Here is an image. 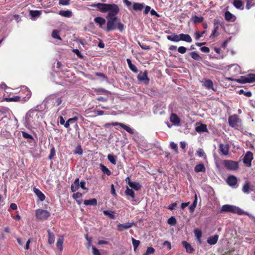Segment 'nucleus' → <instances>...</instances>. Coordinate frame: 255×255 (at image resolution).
Wrapping results in <instances>:
<instances>
[{
    "label": "nucleus",
    "mask_w": 255,
    "mask_h": 255,
    "mask_svg": "<svg viewBox=\"0 0 255 255\" xmlns=\"http://www.w3.org/2000/svg\"><path fill=\"white\" fill-rule=\"evenodd\" d=\"M254 159V154L252 151H248L246 153L244 158L243 162L248 167L252 165V161Z\"/></svg>",
    "instance_id": "1a4fd4ad"
},
{
    "label": "nucleus",
    "mask_w": 255,
    "mask_h": 255,
    "mask_svg": "<svg viewBox=\"0 0 255 255\" xmlns=\"http://www.w3.org/2000/svg\"><path fill=\"white\" fill-rule=\"evenodd\" d=\"M137 79L140 82L147 85L149 83V79L147 77V72L145 71L144 72H140L137 75Z\"/></svg>",
    "instance_id": "9d476101"
},
{
    "label": "nucleus",
    "mask_w": 255,
    "mask_h": 255,
    "mask_svg": "<svg viewBox=\"0 0 255 255\" xmlns=\"http://www.w3.org/2000/svg\"><path fill=\"white\" fill-rule=\"evenodd\" d=\"M101 170L104 173L107 174L108 176L111 175L112 172L106 166H105L104 164L101 163L100 165Z\"/></svg>",
    "instance_id": "2f4dec72"
},
{
    "label": "nucleus",
    "mask_w": 255,
    "mask_h": 255,
    "mask_svg": "<svg viewBox=\"0 0 255 255\" xmlns=\"http://www.w3.org/2000/svg\"><path fill=\"white\" fill-rule=\"evenodd\" d=\"M79 186H80L79 178H77L74 181L73 183H72L71 186V191L72 192H76L77 190H78Z\"/></svg>",
    "instance_id": "6ab92c4d"
},
{
    "label": "nucleus",
    "mask_w": 255,
    "mask_h": 255,
    "mask_svg": "<svg viewBox=\"0 0 255 255\" xmlns=\"http://www.w3.org/2000/svg\"><path fill=\"white\" fill-rule=\"evenodd\" d=\"M194 171L196 172H205L206 167L204 163H199L195 166Z\"/></svg>",
    "instance_id": "5701e85b"
},
{
    "label": "nucleus",
    "mask_w": 255,
    "mask_h": 255,
    "mask_svg": "<svg viewBox=\"0 0 255 255\" xmlns=\"http://www.w3.org/2000/svg\"><path fill=\"white\" fill-rule=\"evenodd\" d=\"M220 212H229L233 213L234 214H237L241 215L244 213L243 210H241L239 207L235 206V205H224L222 206Z\"/></svg>",
    "instance_id": "f03ea898"
},
{
    "label": "nucleus",
    "mask_w": 255,
    "mask_h": 255,
    "mask_svg": "<svg viewBox=\"0 0 255 255\" xmlns=\"http://www.w3.org/2000/svg\"><path fill=\"white\" fill-rule=\"evenodd\" d=\"M197 201H198V197L197 196V195H195L194 200L193 203L192 204V205L190 206V207H189V209L191 212H194V211L197 206Z\"/></svg>",
    "instance_id": "a19ab883"
},
{
    "label": "nucleus",
    "mask_w": 255,
    "mask_h": 255,
    "mask_svg": "<svg viewBox=\"0 0 255 255\" xmlns=\"http://www.w3.org/2000/svg\"><path fill=\"white\" fill-rule=\"evenodd\" d=\"M56 151L54 146H53L50 149V153L48 156L49 159H52L53 158L54 156L55 155Z\"/></svg>",
    "instance_id": "5fc2aeb1"
},
{
    "label": "nucleus",
    "mask_w": 255,
    "mask_h": 255,
    "mask_svg": "<svg viewBox=\"0 0 255 255\" xmlns=\"http://www.w3.org/2000/svg\"><path fill=\"white\" fill-rule=\"evenodd\" d=\"M95 91L98 93V94H100L101 93H105V94L109 93V92L108 91L105 90L104 89H96Z\"/></svg>",
    "instance_id": "69168bd1"
},
{
    "label": "nucleus",
    "mask_w": 255,
    "mask_h": 255,
    "mask_svg": "<svg viewBox=\"0 0 255 255\" xmlns=\"http://www.w3.org/2000/svg\"><path fill=\"white\" fill-rule=\"evenodd\" d=\"M79 184L80 186L82 189L88 191V189L86 187V182L84 180L81 181Z\"/></svg>",
    "instance_id": "338daca9"
},
{
    "label": "nucleus",
    "mask_w": 255,
    "mask_h": 255,
    "mask_svg": "<svg viewBox=\"0 0 255 255\" xmlns=\"http://www.w3.org/2000/svg\"><path fill=\"white\" fill-rule=\"evenodd\" d=\"M139 45L140 46V47L144 50H149L150 49L149 46L147 45L145 43H141L138 42Z\"/></svg>",
    "instance_id": "bf43d9fd"
},
{
    "label": "nucleus",
    "mask_w": 255,
    "mask_h": 255,
    "mask_svg": "<svg viewBox=\"0 0 255 255\" xmlns=\"http://www.w3.org/2000/svg\"><path fill=\"white\" fill-rule=\"evenodd\" d=\"M167 223L170 226H175L177 224V220L174 216H172L168 219Z\"/></svg>",
    "instance_id": "37998d69"
},
{
    "label": "nucleus",
    "mask_w": 255,
    "mask_h": 255,
    "mask_svg": "<svg viewBox=\"0 0 255 255\" xmlns=\"http://www.w3.org/2000/svg\"><path fill=\"white\" fill-rule=\"evenodd\" d=\"M78 118L77 117H74L72 118L69 119L64 124V127L66 128H68L70 126V124L74 123L78 120Z\"/></svg>",
    "instance_id": "473e14b6"
},
{
    "label": "nucleus",
    "mask_w": 255,
    "mask_h": 255,
    "mask_svg": "<svg viewBox=\"0 0 255 255\" xmlns=\"http://www.w3.org/2000/svg\"><path fill=\"white\" fill-rule=\"evenodd\" d=\"M103 213L105 215L108 216L111 219H114L115 218L114 212L105 210L103 211Z\"/></svg>",
    "instance_id": "79ce46f5"
},
{
    "label": "nucleus",
    "mask_w": 255,
    "mask_h": 255,
    "mask_svg": "<svg viewBox=\"0 0 255 255\" xmlns=\"http://www.w3.org/2000/svg\"><path fill=\"white\" fill-rule=\"evenodd\" d=\"M170 147L173 149L175 153H178L179 150L178 145L177 143L173 142V141H172L171 143H170Z\"/></svg>",
    "instance_id": "09e8293b"
},
{
    "label": "nucleus",
    "mask_w": 255,
    "mask_h": 255,
    "mask_svg": "<svg viewBox=\"0 0 255 255\" xmlns=\"http://www.w3.org/2000/svg\"><path fill=\"white\" fill-rule=\"evenodd\" d=\"M22 136L24 138L31 139H32V140L34 139L33 136L31 134H29V133H27V132H26L25 131H22Z\"/></svg>",
    "instance_id": "4d7b16f0"
},
{
    "label": "nucleus",
    "mask_w": 255,
    "mask_h": 255,
    "mask_svg": "<svg viewBox=\"0 0 255 255\" xmlns=\"http://www.w3.org/2000/svg\"><path fill=\"white\" fill-rule=\"evenodd\" d=\"M26 93V97H24L22 96H14L11 98H5L4 99V101L10 102H18L20 101V99L22 98H26L27 99H29L31 96V92L27 89H25L23 90Z\"/></svg>",
    "instance_id": "20e7f679"
},
{
    "label": "nucleus",
    "mask_w": 255,
    "mask_h": 255,
    "mask_svg": "<svg viewBox=\"0 0 255 255\" xmlns=\"http://www.w3.org/2000/svg\"><path fill=\"white\" fill-rule=\"evenodd\" d=\"M251 183L250 181H246L243 186L242 190L244 192L249 193Z\"/></svg>",
    "instance_id": "c85d7f7f"
},
{
    "label": "nucleus",
    "mask_w": 255,
    "mask_h": 255,
    "mask_svg": "<svg viewBox=\"0 0 255 255\" xmlns=\"http://www.w3.org/2000/svg\"><path fill=\"white\" fill-rule=\"evenodd\" d=\"M129 186L131 188H132L136 191L140 190L141 188V185L139 183H136L135 182H130Z\"/></svg>",
    "instance_id": "72a5a7b5"
},
{
    "label": "nucleus",
    "mask_w": 255,
    "mask_h": 255,
    "mask_svg": "<svg viewBox=\"0 0 255 255\" xmlns=\"http://www.w3.org/2000/svg\"><path fill=\"white\" fill-rule=\"evenodd\" d=\"M170 121L171 122L173 125H179L180 124L181 120L179 116L175 113H171L170 116Z\"/></svg>",
    "instance_id": "4468645a"
},
{
    "label": "nucleus",
    "mask_w": 255,
    "mask_h": 255,
    "mask_svg": "<svg viewBox=\"0 0 255 255\" xmlns=\"http://www.w3.org/2000/svg\"><path fill=\"white\" fill-rule=\"evenodd\" d=\"M33 192L37 195L40 201H43L45 200V196L44 194L38 189L34 187Z\"/></svg>",
    "instance_id": "a211bd4d"
},
{
    "label": "nucleus",
    "mask_w": 255,
    "mask_h": 255,
    "mask_svg": "<svg viewBox=\"0 0 255 255\" xmlns=\"http://www.w3.org/2000/svg\"><path fill=\"white\" fill-rule=\"evenodd\" d=\"M230 146L228 144H224V143H220L219 145V149L223 155H228L229 154Z\"/></svg>",
    "instance_id": "ddd939ff"
},
{
    "label": "nucleus",
    "mask_w": 255,
    "mask_h": 255,
    "mask_svg": "<svg viewBox=\"0 0 255 255\" xmlns=\"http://www.w3.org/2000/svg\"><path fill=\"white\" fill-rule=\"evenodd\" d=\"M206 30H204L203 32H200L199 31H196L195 32V38L196 40H198L201 36H203L204 34H205Z\"/></svg>",
    "instance_id": "603ef678"
},
{
    "label": "nucleus",
    "mask_w": 255,
    "mask_h": 255,
    "mask_svg": "<svg viewBox=\"0 0 255 255\" xmlns=\"http://www.w3.org/2000/svg\"><path fill=\"white\" fill-rule=\"evenodd\" d=\"M50 216V212L46 210L39 209L35 211V217L38 220H47Z\"/></svg>",
    "instance_id": "39448f33"
},
{
    "label": "nucleus",
    "mask_w": 255,
    "mask_h": 255,
    "mask_svg": "<svg viewBox=\"0 0 255 255\" xmlns=\"http://www.w3.org/2000/svg\"><path fill=\"white\" fill-rule=\"evenodd\" d=\"M203 85L207 89H212L215 90L214 88V84L212 80L211 79H206Z\"/></svg>",
    "instance_id": "4be33fe9"
},
{
    "label": "nucleus",
    "mask_w": 255,
    "mask_h": 255,
    "mask_svg": "<svg viewBox=\"0 0 255 255\" xmlns=\"http://www.w3.org/2000/svg\"><path fill=\"white\" fill-rule=\"evenodd\" d=\"M92 7H97L102 13L108 12L106 16L108 19L106 31L109 32L117 28L120 32L124 29V25L116 15L120 12L119 6L115 3H97L91 5Z\"/></svg>",
    "instance_id": "f257e3e1"
},
{
    "label": "nucleus",
    "mask_w": 255,
    "mask_h": 255,
    "mask_svg": "<svg viewBox=\"0 0 255 255\" xmlns=\"http://www.w3.org/2000/svg\"><path fill=\"white\" fill-rule=\"evenodd\" d=\"M228 122L230 127L235 128H238L240 123L241 122V120L237 115H233V116L229 117Z\"/></svg>",
    "instance_id": "423d86ee"
},
{
    "label": "nucleus",
    "mask_w": 255,
    "mask_h": 255,
    "mask_svg": "<svg viewBox=\"0 0 255 255\" xmlns=\"http://www.w3.org/2000/svg\"><path fill=\"white\" fill-rule=\"evenodd\" d=\"M131 241L133 247L134 251H135L140 245V242L139 240H136L133 238H131Z\"/></svg>",
    "instance_id": "49530a36"
},
{
    "label": "nucleus",
    "mask_w": 255,
    "mask_h": 255,
    "mask_svg": "<svg viewBox=\"0 0 255 255\" xmlns=\"http://www.w3.org/2000/svg\"><path fill=\"white\" fill-rule=\"evenodd\" d=\"M195 130L199 133H201V132H208L207 125L202 124V123H201L199 126L196 127Z\"/></svg>",
    "instance_id": "f3484780"
},
{
    "label": "nucleus",
    "mask_w": 255,
    "mask_h": 255,
    "mask_svg": "<svg viewBox=\"0 0 255 255\" xmlns=\"http://www.w3.org/2000/svg\"><path fill=\"white\" fill-rule=\"evenodd\" d=\"M111 126H119L121 128H123L125 130H126L127 132L131 134H133L134 133V130L130 128L129 127L121 123L118 122H113L112 123H107L105 125V127L108 128Z\"/></svg>",
    "instance_id": "6e6552de"
},
{
    "label": "nucleus",
    "mask_w": 255,
    "mask_h": 255,
    "mask_svg": "<svg viewBox=\"0 0 255 255\" xmlns=\"http://www.w3.org/2000/svg\"><path fill=\"white\" fill-rule=\"evenodd\" d=\"M177 51L180 54H185L187 51V48L185 47H183V46H180L178 48Z\"/></svg>",
    "instance_id": "13d9d810"
},
{
    "label": "nucleus",
    "mask_w": 255,
    "mask_h": 255,
    "mask_svg": "<svg viewBox=\"0 0 255 255\" xmlns=\"http://www.w3.org/2000/svg\"><path fill=\"white\" fill-rule=\"evenodd\" d=\"M125 193L127 195L130 196L133 199L135 197V194L133 191L132 189H129L128 187H127Z\"/></svg>",
    "instance_id": "a18cd8bd"
},
{
    "label": "nucleus",
    "mask_w": 255,
    "mask_h": 255,
    "mask_svg": "<svg viewBox=\"0 0 255 255\" xmlns=\"http://www.w3.org/2000/svg\"><path fill=\"white\" fill-rule=\"evenodd\" d=\"M127 61L130 70L133 72L134 73H137V68H136L135 65H134L131 63L130 59L129 58H127Z\"/></svg>",
    "instance_id": "cd10ccee"
},
{
    "label": "nucleus",
    "mask_w": 255,
    "mask_h": 255,
    "mask_svg": "<svg viewBox=\"0 0 255 255\" xmlns=\"http://www.w3.org/2000/svg\"><path fill=\"white\" fill-rule=\"evenodd\" d=\"M190 55L192 58V59H195L196 61H200V60L202 59L201 56H200L197 52H191L190 53Z\"/></svg>",
    "instance_id": "58836bf2"
},
{
    "label": "nucleus",
    "mask_w": 255,
    "mask_h": 255,
    "mask_svg": "<svg viewBox=\"0 0 255 255\" xmlns=\"http://www.w3.org/2000/svg\"><path fill=\"white\" fill-rule=\"evenodd\" d=\"M59 14L64 17H70L72 16V12L70 10H60Z\"/></svg>",
    "instance_id": "c756f323"
},
{
    "label": "nucleus",
    "mask_w": 255,
    "mask_h": 255,
    "mask_svg": "<svg viewBox=\"0 0 255 255\" xmlns=\"http://www.w3.org/2000/svg\"><path fill=\"white\" fill-rule=\"evenodd\" d=\"M219 29V23L218 20H216V19L214 20V29L212 31V32L210 36H218V34L217 33L218 30Z\"/></svg>",
    "instance_id": "b1692460"
},
{
    "label": "nucleus",
    "mask_w": 255,
    "mask_h": 255,
    "mask_svg": "<svg viewBox=\"0 0 255 255\" xmlns=\"http://www.w3.org/2000/svg\"><path fill=\"white\" fill-rule=\"evenodd\" d=\"M29 13H30V15L32 17H36L39 16L41 14V12L40 11L37 10H30Z\"/></svg>",
    "instance_id": "3c124183"
},
{
    "label": "nucleus",
    "mask_w": 255,
    "mask_h": 255,
    "mask_svg": "<svg viewBox=\"0 0 255 255\" xmlns=\"http://www.w3.org/2000/svg\"><path fill=\"white\" fill-rule=\"evenodd\" d=\"M59 31L58 30H54L52 32L51 36L53 38L62 40L61 37L59 36Z\"/></svg>",
    "instance_id": "c03bdc74"
},
{
    "label": "nucleus",
    "mask_w": 255,
    "mask_h": 255,
    "mask_svg": "<svg viewBox=\"0 0 255 255\" xmlns=\"http://www.w3.org/2000/svg\"><path fill=\"white\" fill-rule=\"evenodd\" d=\"M219 239V236L218 235H214L212 237H209V239L207 240V243H209L210 245H214L217 243L218 240Z\"/></svg>",
    "instance_id": "bb28decb"
},
{
    "label": "nucleus",
    "mask_w": 255,
    "mask_h": 255,
    "mask_svg": "<svg viewBox=\"0 0 255 255\" xmlns=\"http://www.w3.org/2000/svg\"><path fill=\"white\" fill-rule=\"evenodd\" d=\"M155 250L152 247H148L145 253L142 255H149L153 254Z\"/></svg>",
    "instance_id": "864d4df0"
},
{
    "label": "nucleus",
    "mask_w": 255,
    "mask_h": 255,
    "mask_svg": "<svg viewBox=\"0 0 255 255\" xmlns=\"http://www.w3.org/2000/svg\"><path fill=\"white\" fill-rule=\"evenodd\" d=\"M72 52L74 53L75 54H76L78 57L80 58H83V56L82 55V54L78 49H74L72 50Z\"/></svg>",
    "instance_id": "e2e57ef3"
},
{
    "label": "nucleus",
    "mask_w": 255,
    "mask_h": 255,
    "mask_svg": "<svg viewBox=\"0 0 255 255\" xmlns=\"http://www.w3.org/2000/svg\"><path fill=\"white\" fill-rule=\"evenodd\" d=\"M194 233L195 236V237L197 238V239L198 240V241H201L202 236V233L201 230L199 229H196L194 230Z\"/></svg>",
    "instance_id": "e433bc0d"
},
{
    "label": "nucleus",
    "mask_w": 255,
    "mask_h": 255,
    "mask_svg": "<svg viewBox=\"0 0 255 255\" xmlns=\"http://www.w3.org/2000/svg\"><path fill=\"white\" fill-rule=\"evenodd\" d=\"M63 102V100L62 99V97L57 98L55 99V102H54V106H60Z\"/></svg>",
    "instance_id": "6e6d98bb"
},
{
    "label": "nucleus",
    "mask_w": 255,
    "mask_h": 255,
    "mask_svg": "<svg viewBox=\"0 0 255 255\" xmlns=\"http://www.w3.org/2000/svg\"><path fill=\"white\" fill-rule=\"evenodd\" d=\"M70 0H59V4L62 5H68L70 4Z\"/></svg>",
    "instance_id": "052dcab7"
},
{
    "label": "nucleus",
    "mask_w": 255,
    "mask_h": 255,
    "mask_svg": "<svg viewBox=\"0 0 255 255\" xmlns=\"http://www.w3.org/2000/svg\"><path fill=\"white\" fill-rule=\"evenodd\" d=\"M182 244L183 246H184L185 247V248L186 249V251L187 253H193V252L194 251V249L193 247V246H192L191 244H189V243L186 242V241H183L182 242Z\"/></svg>",
    "instance_id": "2eb2a0df"
},
{
    "label": "nucleus",
    "mask_w": 255,
    "mask_h": 255,
    "mask_svg": "<svg viewBox=\"0 0 255 255\" xmlns=\"http://www.w3.org/2000/svg\"><path fill=\"white\" fill-rule=\"evenodd\" d=\"M236 81L240 83H253L255 81V74H249L246 76H241V77L237 79Z\"/></svg>",
    "instance_id": "0eeeda50"
},
{
    "label": "nucleus",
    "mask_w": 255,
    "mask_h": 255,
    "mask_svg": "<svg viewBox=\"0 0 255 255\" xmlns=\"http://www.w3.org/2000/svg\"><path fill=\"white\" fill-rule=\"evenodd\" d=\"M47 231L48 237V242L49 244H52L55 241V236L50 229H48Z\"/></svg>",
    "instance_id": "393cba45"
},
{
    "label": "nucleus",
    "mask_w": 255,
    "mask_h": 255,
    "mask_svg": "<svg viewBox=\"0 0 255 255\" xmlns=\"http://www.w3.org/2000/svg\"><path fill=\"white\" fill-rule=\"evenodd\" d=\"M64 242V239L63 237H60L58 239L57 243H56V246L58 249L60 251H62L63 250V244Z\"/></svg>",
    "instance_id": "7c9ffc66"
},
{
    "label": "nucleus",
    "mask_w": 255,
    "mask_h": 255,
    "mask_svg": "<svg viewBox=\"0 0 255 255\" xmlns=\"http://www.w3.org/2000/svg\"><path fill=\"white\" fill-rule=\"evenodd\" d=\"M223 164L229 170H237L239 168V164L238 161H232V160H224Z\"/></svg>",
    "instance_id": "7ed1b4c3"
},
{
    "label": "nucleus",
    "mask_w": 255,
    "mask_h": 255,
    "mask_svg": "<svg viewBox=\"0 0 255 255\" xmlns=\"http://www.w3.org/2000/svg\"><path fill=\"white\" fill-rule=\"evenodd\" d=\"M92 250L93 255H101L99 251L96 247H93Z\"/></svg>",
    "instance_id": "774afa93"
},
{
    "label": "nucleus",
    "mask_w": 255,
    "mask_h": 255,
    "mask_svg": "<svg viewBox=\"0 0 255 255\" xmlns=\"http://www.w3.org/2000/svg\"><path fill=\"white\" fill-rule=\"evenodd\" d=\"M82 194L81 193H80V192H77L76 193H74L73 195V198L75 199V200H77V199H79V198H81L82 197Z\"/></svg>",
    "instance_id": "0e129e2a"
},
{
    "label": "nucleus",
    "mask_w": 255,
    "mask_h": 255,
    "mask_svg": "<svg viewBox=\"0 0 255 255\" xmlns=\"http://www.w3.org/2000/svg\"><path fill=\"white\" fill-rule=\"evenodd\" d=\"M191 19L194 23H198V22H202L204 20V17L203 16H197V15H194L191 17Z\"/></svg>",
    "instance_id": "c9c22d12"
},
{
    "label": "nucleus",
    "mask_w": 255,
    "mask_h": 255,
    "mask_svg": "<svg viewBox=\"0 0 255 255\" xmlns=\"http://www.w3.org/2000/svg\"><path fill=\"white\" fill-rule=\"evenodd\" d=\"M108 159L109 161L112 163L114 165H115L116 164V159H117V156L111 154H108L107 156Z\"/></svg>",
    "instance_id": "ea45409f"
},
{
    "label": "nucleus",
    "mask_w": 255,
    "mask_h": 255,
    "mask_svg": "<svg viewBox=\"0 0 255 255\" xmlns=\"http://www.w3.org/2000/svg\"><path fill=\"white\" fill-rule=\"evenodd\" d=\"M225 19L227 21H230V22H234L236 19V17L233 15L231 12L227 11L225 13Z\"/></svg>",
    "instance_id": "dca6fc26"
},
{
    "label": "nucleus",
    "mask_w": 255,
    "mask_h": 255,
    "mask_svg": "<svg viewBox=\"0 0 255 255\" xmlns=\"http://www.w3.org/2000/svg\"><path fill=\"white\" fill-rule=\"evenodd\" d=\"M197 154L199 157H203L204 158H207V156L202 148H198L197 151Z\"/></svg>",
    "instance_id": "8fccbe9b"
},
{
    "label": "nucleus",
    "mask_w": 255,
    "mask_h": 255,
    "mask_svg": "<svg viewBox=\"0 0 255 255\" xmlns=\"http://www.w3.org/2000/svg\"><path fill=\"white\" fill-rule=\"evenodd\" d=\"M180 40L186 41V42H192V39L189 34H180Z\"/></svg>",
    "instance_id": "412c9836"
},
{
    "label": "nucleus",
    "mask_w": 255,
    "mask_h": 255,
    "mask_svg": "<svg viewBox=\"0 0 255 255\" xmlns=\"http://www.w3.org/2000/svg\"><path fill=\"white\" fill-rule=\"evenodd\" d=\"M94 21L96 23L99 24L100 26H102L105 24L106 23L105 19L104 18L100 16L95 17L94 18Z\"/></svg>",
    "instance_id": "f704fd0d"
},
{
    "label": "nucleus",
    "mask_w": 255,
    "mask_h": 255,
    "mask_svg": "<svg viewBox=\"0 0 255 255\" xmlns=\"http://www.w3.org/2000/svg\"><path fill=\"white\" fill-rule=\"evenodd\" d=\"M134 225V223H126L125 224H119L117 226V229L119 231H123L125 230L131 228Z\"/></svg>",
    "instance_id": "9b49d317"
},
{
    "label": "nucleus",
    "mask_w": 255,
    "mask_h": 255,
    "mask_svg": "<svg viewBox=\"0 0 255 255\" xmlns=\"http://www.w3.org/2000/svg\"><path fill=\"white\" fill-rule=\"evenodd\" d=\"M74 153L79 155H81L83 153V150L80 145H79L76 147V149L74 151Z\"/></svg>",
    "instance_id": "680f3d73"
},
{
    "label": "nucleus",
    "mask_w": 255,
    "mask_h": 255,
    "mask_svg": "<svg viewBox=\"0 0 255 255\" xmlns=\"http://www.w3.org/2000/svg\"><path fill=\"white\" fill-rule=\"evenodd\" d=\"M144 7L142 3L134 2L133 4V9L135 10H141Z\"/></svg>",
    "instance_id": "4c0bfd02"
},
{
    "label": "nucleus",
    "mask_w": 255,
    "mask_h": 255,
    "mask_svg": "<svg viewBox=\"0 0 255 255\" xmlns=\"http://www.w3.org/2000/svg\"><path fill=\"white\" fill-rule=\"evenodd\" d=\"M226 181L229 185L232 186V187H233V186L236 185L238 182V179L235 175H230L227 178Z\"/></svg>",
    "instance_id": "f8f14e48"
},
{
    "label": "nucleus",
    "mask_w": 255,
    "mask_h": 255,
    "mask_svg": "<svg viewBox=\"0 0 255 255\" xmlns=\"http://www.w3.org/2000/svg\"><path fill=\"white\" fill-rule=\"evenodd\" d=\"M84 204L87 206H96L97 205V201L95 198H93L90 200H85L84 201Z\"/></svg>",
    "instance_id": "a878e982"
},
{
    "label": "nucleus",
    "mask_w": 255,
    "mask_h": 255,
    "mask_svg": "<svg viewBox=\"0 0 255 255\" xmlns=\"http://www.w3.org/2000/svg\"><path fill=\"white\" fill-rule=\"evenodd\" d=\"M233 4L237 8H241L243 5V2L241 0H234Z\"/></svg>",
    "instance_id": "de8ad7c7"
},
{
    "label": "nucleus",
    "mask_w": 255,
    "mask_h": 255,
    "mask_svg": "<svg viewBox=\"0 0 255 255\" xmlns=\"http://www.w3.org/2000/svg\"><path fill=\"white\" fill-rule=\"evenodd\" d=\"M180 34H179V35H177V34L173 33L171 34V35H167V37L169 40L175 41L176 42H177V41H180Z\"/></svg>",
    "instance_id": "aec40b11"
}]
</instances>
